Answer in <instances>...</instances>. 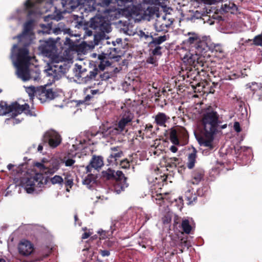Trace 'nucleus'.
Here are the masks:
<instances>
[{"label":"nucleus","mask_w":262,"mask_h":262,"mask_svg":"<svg viewBox=\"0 0 262 262\" xmlns=\"http://www.w3.org/2000/svg\"><path fill=\"white\" fill-rule=\"evenodd\" d=\"M202 123L204 130L203 136L198 138L199 144L202 146L212 149L213 148L214 135L218 132L227 127V124L222 125L218 113L211 107L208 108L203 113Z\"/></svg>","instance_id":"nucleus-1"},{"label":"nucleus","mask_w":262,"mask_h":262,"mask_svg":"<svg viewBox=\"0 0 262 262\" xmlns=\"http://www.w3.org/2000/svg\"><path fill=\"white\" fill-rule=\"evenodd\" d=\"M10 58L17 69L16 73L18 77L23 81H37L39 79V73L29 71L31 57L26 46L17 49V45H14L11 50Z\"/></svg>","instance_id":"nucleus-2"},{"label":"nucleus","mask_w":262,"mask_h":262,"mask_svg":"<svg viewBox=\"0 0 262 262\" xmlns=\"http://www.w3.org/2000/svg\"><path fill=\"white\" fill-rule=\"evenodd\" d=\"M134 114L129 111H124L121 115V119L118 123L104 128L102 135L104 138H115L117 135L122 134L124 131L126 132V126L132 121Z\"/></svg>","instance_id":"nucleus-3"},{"label":"nucleus","mask_w":262,"mask_h":262,"mask_svg":"<svg viewBox=\"0 0 262 262\" xmlns=\"http://www.w3.org/2000/svg\"><path fill=\"white\" fill-rule=\"evenodd\" d=\"M48 66L49 68L46 70V72L53 82L63 77L69 69L66 58L63 57L50 60Z\"/></svg>","instance_id":"nucleus-4"},{"label":"nucleus","mask_w":262,"mask_h":262,"mask_svg":"<svg viewBox=\"0 0 262 262\" xmlns=\"http://www.w3.org/2000/svg\"><path fill=\"white\" fill-rule=\"evenodd\" d=\"M43 179L41 174L36 173L34 176L23 178L21 180V186L28 193L37 192L44 186Z\"/></svg>","instance_id":"nucleus-5"},{"label":"nucleus","mask_w":262,"mask_h":262,"mask_svg":"<svg viewBox=\"0 0 262 262\" xmlns=\"http://www.w3.org/2000/svg\"><path fill=\"white\" fill-rule=\"evenodd\" d=\"M206 52L199 53L197 50L189 49L187 51L184 47H182L179 51V54L183 62L188 66H195L199 62L201 56H204Z\"/></svg>","instance_id":"nucleus-6"},{"label":"nucleus","mask_w":262,"mask_h":262,"mask_svg":"<svg viewBox=\"0 0 262 262\" xmlns=\"http://www.w3.org/2000/svg\"><path fill=\"white\" fill-rule=\"evenodd\" d=\"M188 37L184 40L183 44L191 50H197L199 53L201 52H206L208 49V46L206 42L202 40L199 36L194 32H189L187 33Z\"/></svg>","instance_id":"nucleus-7"},{"label":"nucleus","mask_w":262,"mask_h":262,"mask_svg":"<svg viewBox=\"0 0 262 262\" xmlns=\"http://www.w3.org/2000/svg\"><path fill=\"white\" fill-rule=\"evenodd\" d=\"M40 41L41 43L39 47V50L44 56L49 58L50 60L62 57L57 54L56 42L54 39L50 38Z\"/></svg>","instance_id":"nucleus-8"},{"label":"nucleus","mask_w":262,"mask_h":262,"mask_svg":"<svg viewBox=\"0 0 262 262\" xmlns=\"http://www.w3.org/2000/svg\"><path fill=\"white\" fill-rule=\"evenodd\" d=\"M86 69L82 66L77 63L75 64L73 73L78 80L81 79V82L88 83L95 79L97 75L98 70L94 69L93 71H90L89 74H86Z\"/></svg>","instance_id":"nucleus-9"},{"label":"nucleus","mask_w":262,"mask_h":262,"mask_svg":"<svg viewBox=\"0 0 262 262\" xmlns=\"http://www.w3.org/2000/svg\"><path fill=\"white\" fill-rule=\"evenodd\" d=\"M43 140L48 143L50 147L54 148L57 147L61 142V136L54 130L47 131L43 135Z\"/></svg>","instance_id":"nucleus-10"},{"label":"nucleus","mask_w":262,"mask_h":262,"mask_svg":"<svg viewBox=\"0 0 262 262\" xmlns=\"http://www.w3.org/2000/svg\"><path fill=\"white\" fill-rule=\"evenodd\" d=\"M10 113H12V116H16L19 114H20L24 111L27 115L31 116L33 115L31 112V111L29 110V105L27 103H25L23 105H20L17 102H14L10 105Z\"/></svg>","instance_id":"nucleus-11"},{"label":"nucleus","mask_w":262,"mask_h":262,"mask_svg":"<svg viewBox=\"0 0 262 262\" xmlns=\"http://www.w3.org/2000/svg\"><path fill=\"white\" fill-rule=\"evenodd\" d=\"M38 99L41 103L47 101L51 100L57 96V93L53 91L52 89H46L45 88H41L39 89Z\"/></svg>","instance_id":"nucleus-12"},{"label":"nucleus","mask_w":262,"mask_h":262,"mask_svg":"<svg viewBox=\"0 0 262 262\" xmlns=\"http://www.w3.org/2000/svg\"><path fill=\"white\" fill-rule=\"evenodd\" d=\"M111 154L108 157L107 161L110 164H117V161L123 156L122 148L119 146H115L111 148Z\"/></svg>","instance_id":"nucleus-13"},{"label":"nucleus","mask_w":262,"mask_h":262,"mask_svg":"<svg viewBox=\"0 0 262 262\" xmlns=\"http://www.w3.org/2000/svg\"><path fill=\"white\" fill-rule=\"evenodd\" d=\"M112 0H102L99 3V4L102 8V11L103 12L104 15V17H110L111 18L113 16L116 17V15L118 13V9L116 8L113 9H106L105 7L108 6Z\"/></svg>","instance_id":"nucleus-14"},{"label":"nucleus","mask_w":262,"mask_h":262,"mask_svg":"<svg viewBox=\"0 0 262 262\" xmlns=\"http://www.w3.org/2000/svg\"><path fill=\"white\" fill-rule=\"evenodd\" d=\"M34 249L33 245L30 242L27 240H24L18 245V251L20 254L24 256L30 255Z\"/></svg>","instance_id":"nucleus-15"},{"label":"nucleus","mask_w":262,"mask_h":262,"mask_svg":"<svg viewBox=\"0 0 262 262\" xmlns=\"http://www.w3.org/2000/svg\"><path fill=\"white\" fill-rule=\"evenodd\" d=\"M180 134L179 129H171L169 133V139L170 142L173 144L169 148V150L173 153H176L178 151V148L175 145H179L180 142L178 136Z\"/></svg>","instance_id":"nucleus-16"},{"label":"nucleus","mask_w":262,"mask_h":262,"mask_svg":"<svg viewBox=\"0 0 262 262\" xmlns=\"http://www.w3.org/2000/svg\"><path fill=\"white\" fill-rule=\"evenodd\" d=\"M103 165V160L102 157L101 156H94L90 161V164L86 167V171L90 172L93 168L96 170L99 169Z\"/></svg>","instance_id":"nucleus-17"},{"label":"nucleus","mask_w":262,"mask_h":262,"mask_svg":"<svg viewBox=\"0 0 262 262\" xmlns=\"http://www.w3.org/2000/svg\"><path fill=\"white\" fill-rule=\"evenodd\" d=\"M115 179H116L117 181H120V183L122 181L124 183L121 185V190H116V192L117 193H119L121 190H123V189L127 187L128 185L126 183V178L125 177L123 173L120 170H118L115 172Z\"/></svg>","instance_id":"nucleus-18"},{"label":"nucleus","mask_w":262,"mask_h":262,"mask_svg":"<svg viewBox=\"0 0 262 262\" xmlns=\"http://www.w3.org/2000/svg\"><path fill=\"white\" fill-rule=\"evenodd\" d=\"M169 119V117L164 113H158L155 117V122L160 126H165V123Z\"/></svg>","instance_id":"nucleus-19"},{"label":"nucleus","mask_w":262,"mask_h":262,"mask_svg":"<svg viewBox=\"0 0 262 262\" xmlns=\"http://www.w3.org/2000/svg\"><path fill=\"white\" fill-rule=\"evenodd\" d=\"M32 23L31 21L25 23L23 33L16 36L13 37V39H15L16 38H18L19 42L23 41V39L26 37L27 34L31 30L32 28Z\"/></svg>","instance_id":"nucleus-20"},{"label":"nucleus","mask_w":262,"mask_h":262,"mask_svg":"<svg viewBox=\"0 0 262 262\" xmlns=\"http://www.w3.org/2000/svg\"><path fill=\"white\" fill-rule=\"evenodd\" d=\"M203 172L201 170H196L192 173V179L189 183L193 185H198L203 178Z\"/></svg>","instance_id":"nucleus-21"},{"label":"nucleus","mask_w":262,"mask_h":262,"mask_svg":"<svg viewBox=\"0 0 262 262\" xmlns=\"http://www.w3.org/2000/svg\"><path fill=\"white\" fill-rule=\"evenodd\" d=\"M53 32L56 34L63 32V34H67L70 36H77V35L72 33V31L70 29L64 28V25L62 23H59L58 27L54 29Z\"/></svg>","instance_id":"nucleus-22"},{"label":"nucleus","mask_w":262,"mask_h":262,"mask_svg":"<svg viewBox=\"0 0 262 262\" xmlns=\"http://www.w3.org/2000/svg\"><path fill=\"white\" fill-rule=\"evenodd\" d=\"M172 23L173 21L170 19H169V22L167 24H164L161 19L157 20L154 25L155 30L157 32L164 31L165 29L169 27Z\"/></svg>","instance_id":"nucleus-23"},{"label":"nucleus","mask_w":262,"mask_h":262,"mask_svg":"<svg viewBox=\"0 0 262 262\" xmlns=\"http://www.w3.org/2000/svg\"><path fill=\"white\" fill-rule=\"evenodd\" d=\"M196 158V150L193 148L192 151L189 154L188 156V162L187 163V167L189 169H192L194 167Z\"/></svg>","instance_id":"nucleus-24"},{"label":"nucleus","mask_w":262,"mask_h":262,"mask_svg":"<svg viewBox=\"0 0 262 262\" xmlns=\"http://www.w3.org/2000/svg\"><path fill=\"white\" fill-rule=\"evenodd\" d=\"M110 228V230H104L101 229L97 231L98 234H99L100 236V238L105 239L106 238H109L112 235L114 231L116 230L115 225L111 226Z\"/></svg>","instance_id":"nucleus-25"},{"label":"nucleus","mask_w":262,"mask_h":262,"mask_svg":"<svg viewBox=\"0 0 262 262\" xmlns=\"http://www.w3.org/2000/svg\"><path fill=\"white\" fill-rule=\"evenodd\" d=\"M181 227L184 232L186 234H189L192 229V226L191 225L188 219H183L181 223Z\"/></svg>","instance_id":"nucleus-26"},{"label":"nucleus","mask_w":262,"mask_h":262,"mask_svg":"<svg viewBox=\"0 0 262 262\" xmlns=\"http://www.w3.org/2000/svg\"><path fill=\"white\" fill-rule=\"evenodd\" d=\"M150 37L152 38V40L150 42V45L159 46L167 39V37L165 35L156 38H154L152 36Z\"/></svg>","instance_id":"nucleus-27"},{"label":"nucleus","mask_w":262,"mask_h":262,"mask_svg":"<svg viewBox=\"0 0 262 262\" xmlns=\"http://www.w3.org/2000/svg\"><path fill=\"white\" fill-rule=\"evenodd\" d=\"M95 182L94 176L93 174H88L83 180L82 183L89 188H91L92 185Z\"/></svg>","instance_id":"nucleus-28"},{"label":"nucleus","mask_w":262,"mask_h":262,"mask_svg":"<svg viewBox=\"0 0 262 262\" xmlns=\"http://www.w3.org/2000/svg\"><path fill=\"white\" fill-rule=\"evenodd\" d=\"M11 112L10 105H8L5 102H0V116L5 115Z\"/></svg>","instance_id":"nucleus-29"},{"label":"nucleus","mask_w":262,"mask_h":262,"mask_svg":"<svg viewBox=\"0 0 262 262\" xmlns=\"http://www.w3.org/2000/svg\"><path fill=\"white\" fill-rule=\"evenodd\" d=\"M39 91V89L36 90L34 86H29L26 88V91L28 94L30 99H33L35 95L38 98L39 93H40Z\"/></svg>","instance_id":"nucleus-30"},{"label":"nucleus","mask_w":262,"mask_h":262,"mask_svg":"<svg viewBox=\"0 0 262 262\" xmlns=\"http://www.w3.org/2000/svg\"><path fill=\"white\" fill-rule=\"evenodd\" d=\"M63 176V183H64L66 186L69 187V188H72L73 185V179L72 177L68 173L64 174Z\"/></svg>","instance_id":"nucleus-31"},{"label":"nucleus","mask_w":262,"mask_h":262,"mask_svg":"<svg viewBox=\"0 0 262 262\" xmlns=\"http://www.w3.org/2000/svg\"><path fill=\"white\" fill-rule=\"evenodd\" d=\"M115 171L110 168L102 172V176L107 180L113 179L115 177Z\"/></svg>","instance_id":"nucleus-32"},{"label":"nucleus","mask_w":262,"mask_h":262,"mask_svg":"<svg viewBox=\"0 0 262 262\" xmlns=\"http://www.w3.org/2000/svg\"><path fill=\"white\" fill-rule=\"evenodd\" d=\"M61 1L63 7L69 6V7L74 9L78 6V3L73 0H61Z\"/></svg>","instance_id":"nucleus-33"},{"label":"nucleus","mask_w":262,"mask_h":262,"mask_svg":"<svg viewBox=\"0 0 262 262\" xmlns=\"http://www.w3.org/2000/svg\"><path fill=\"white\" fill-rule=\"evenodd\" d=\"M152 200L153 201L156 202L157 204L162 206V204H164L167 199L161 194H157L156 196H153Z\"/></svg>","instance_id":"nucleus-34"},{"label":"nucleus","mask_w":262,"mask_h":262,"mask_svg":"<svg viewBox=\"0 0 262 262\" xmlns=\"http://www.w3.org/2000/svg\"><path fill=\"white\" fill-rule=\"evenodd\" d=\"M51 182L53 184L62 185L63 183V178L59 176L55 175L51 179Z\"/></svg>","instance_id":"nucleus-35"},{"label":"nucleus","mask_w":262,"mask_h":262,"mask_svg":"<svg viewBox=\"0 0 262 262\" xmlns=\"http://www.w3.org/2000/svg\"><path fill=\"white\" fill-rule=\"evenodd\" d=\"M62 17V14L61 13H59L57 14L56 15H49L47 16H45L44 17L45 21H48V19L49 18H51V19H54L57 21H58L61 19Z\"/></svg>","instance_id":"nucleus-36"},{"label":"nucleus","mask_w":262,"mask_h":262,"mask_svg":"<svg viewBox=\"0 0 262 262\" xmlns=\"http://www.w3.org/2000/svg\"><path fill=\"white\" fill-rule=\"evenodd\" d=\"M138 244L143 248H150L151 242L150 239H143L141 242H139Z\"/></svg>","instance_id":"nucleus-37"},{"label":"nucleus","mask_w":262,"mask_h":262,"mask_svg":"<svg viewBox=\"0 0 262 262\" xmlns=\"http://www.w3.org/2000/svg\"><path fill=\"white\" fill-rule=\"evenodd\" d=\"M246 87L250 89L251 91L255 92L259 89V86L258 83L252 82L246 84Z\"/></svg>","instance_id":"nucleus-38"},{"label":"nucleus","mask_w":262,"mask_h":262,"mask_svg":"<svg viewBox=\"0 0 262 262\" xmlns=\"http://www.w3.org/2000/svg\"><path fill=\"white\" fill-rule=\"evenodd\" d=\"M108 239L107 240H106L104 243V245L107 247H115L117 245V243L115 239L113 238H110V237L108 238Z\"/></svg>","instance_id":"nucleus-39"},{"label":"nucleus","mask_w":262,"mask_h":262,"mask_svg":"<svg viewBox=\"0 0 262 262\" xmlns=\"http://www.w3.org/2000/svg\"><path fill=\"white\" fill-rule=\"evenodd\" d=\"M155 49L152 50L151 53L154 56H161L162 55L161 47L159 46H154Z\"/></svg>","instance_id":"nucleus-40"},{"label":"nucleus","mask_w":262,"mask_h":262,"mask_svg":"<svg viewBox=\"0 0 262 262\" xmlns=\"http://www.w3.org/2000/svg\"><path fill=\"white\" fill-rule=\"evenodd\" d=\"M75 162V161L72 159H67L66 158L63 160V163L66 166H72Z\"/></svg>","instance_id":"nucleus-41"},{"label":"nucleus","mask_w":262,"mask_h":262,"mask_svg":"<svg viewBox=\"0 0 262 262\" xmlns=\"http://www.w3.org/2000/svg\"><path fill=\"white\" fill-rule=\"evenodd\" d=\"M41 27L43 29L42 32L43 33L49 34L51 30V25L49 23L47 26L46 25H42Z\"/></svg>","instance_id":"nucleus-42"},{"label":"nucleus","mask_w":262,"mask_h":262,"mask_svg":"<svg viewBox=\"0 0 262 262\" xmlns=\"http://www.w3.org/2000/svg\"><path fill=\"white\" fill-rule=\"evenodd\" d=\"M53 0H48L46 2V11L48 12V11H50L51 9L53 7Z\"/></svg>","instance_id":"nucleus-43"},{"label":"nucleus","mask_w":262,"mask_h":262,"mask_svg":"<svg viewBox=\"0 0 262 262\" xmlns=\"http://www.w3.org/2000/svg\"><path fill=\"white\" fill-rule=\"evenodd\" d=\"M25 9H29L33 7V4L30 1V0H27L24 4Z\"/></svg>","instance_id":"nucleus-44"},{"label":"nucleus","mask_w":262,"mask_h":262,"mask_svg":"<svg viewBox=\"0 0 262 262\" xmlns=\"http://www.w3.org/2000/svg\"><path fill=\"white\" fill-rule=\"evenodd\" d=\"M233 127L234 130L237 133H239L241 131L240 124L238 122H234Z\"/></svg>","instance_id":"nucleus-45"},{"label":"nucleus","mask_w":262,"mask_h":262,"mask_svg":"<svg viewBox=\"0 0 262 262\" xmlns=\"http://www.w3.org/2000/svg\"><path fill=\"white\" fill-rule=\"evenodd\" d=\"M139 36L141 38H144L145 39H147L148 37H149V35L148 34H146L144 32H143L142 30L139 31Z\"/></svg>","instance_id":"nucleus-46"},{"label":"nucleus","mask_w":262,"mask_h":262,"mask_svg":"<svg viewBox=\"0 0 262 262\" xmlns=\"http://www.w3.org/2000/svg\"><path fill=\"white\" fill-rule=\"evenodd\" d=\"M102 80H106L110 78L108 73H104L102 75H100Z\"/></svg>","instance_id":"nucleus-47"},{"label":"nucleus","mask_w":262,"mask_h":262,"mask_svg":"<svg viewBox=\"0 0 262 262\" xmlns=\"http://www.w3.org/2000/svg\"><path fill=\"white\" fill-rule=\"evenodd\" d=\"M118 5L122 6L125 4L129 2H132L133 0H116Z\"/></svg>","instance_id":"nucleus-48"},{"label":"nucleus","mask_w":262,"mask_h":262,"mask_svg":"<svg viewBox=\"0 0 262 262\" xmlns=\"http://www.w3.org/2000/svg\"><path fill=\"white\" fill-rule=\"evenodd\" d=\"M100 253L103 257L108 256L110 255V252L108 250H100Z\"/></svg>","instance_id":"nucleus-49"},{"label":"nucleus","mask_w":262,"mask_h":262,"mask_svg":"<svg viewBox=\"0 0 262 262\" xmlns=\"http://www.w3.org/2000/svg\"><path fill=\"white\" fill-rule=\"evenodd\" d=\"M110 52L108 55L110 58H115L116 56L114 55H112V53H113V52H116V51L117 50V48H110Z\"/></svg>","instance_id":"nucleus-50"},{"label":"nucleus","mask_w":262,"mask_h":262,"mask_svg":"<svg viewBox=\"0 0 262 262\" xmlns=\"http://www.w3.org/2000/svg\"><path fill=\"white\" fill-rule=\"evenodd\" d=\"M64 43L66 45H69L70 46H72L73 45V41H72L70 38L69 37H66V40L64 42Z\"/></svg>","instance_id":"nucleus-51"},{"label":"nucleus","mask_w":262,"mask_h":262,"mask_svg":"<svg viewBox=\"0 0 262 262\" xmlns=\"http://www.w3.org/2000/svg\"><path fill=\"white\" fill-rule=\"evenodd\" d=\"M220 0H204L205 3L209 5L214 4Z\"/></svg>","instance_id":"nucleus-52"},{"label":"nucleus","mask_w":262,"mask_h":262,"mask_svg":"<svg viewBox=\"0 0 262 262\" xmlns=\"http://www.w3.org/2000/svg\"><path fill=\"white\" fill-rule=\"evenodd\" d=\"M36 166L38 168H40V169H42V170H43V169H44L45 168V166L43 165V164H41V163H37L36 164Z\"/></svg>","instance_id":"nucleus-53"},{"label":"nucleus","mask_w":262,"mask_h":262,"mask_svg":"<svg viewBox=\"0 0 262 262\" xmlns=\"http://www.w3.org/2000/svg\"><path fill=\"white\" fill-rule=\"evenodd\" d=\"M90 235L91 234L89 233L84 232L82 235V238L86 239L90 236Z\"/></svg>","instance_id":"nucleus-54"},{"label":"nucleus","mask_w":262,"mask_h":262,"mask_svg":"<svg viewBox=\"0 0 262 262\" xmlns=\"http://www.w3.org/2000/svg\"><path fill=\"white\" fill-rule=\"evenodd\" d=\"M43 149V146L40 144L38 146L37 150L38 152H41Z\"/></svg>","instance_id":"nucleus-55"},{"label":"nucleus","mask_w":262,"mask_h":262,"mask_svg":"<svg viewBox=\"0 0 262 262\" xmlns=\"http://www.w3.org/2000/svg\"><path fill=\"white\" fill-rule=\"evenodd\" d=\"M166 15H165V16H162V17L161 18V19L163 21V23L164 24H167L169 22V20L167 22L166 21Z\"/></svg>","instance_id":"nucleus-56"},{"label":"nucleus","mask_w":262,"mask_h":262,"mask_svg":"<svg viewBox=\"0 0 262 262\" xmlns=\"http://www.w3.org/2000/svg\"><path fill=\"white\" fill-rule=\"evenodd\" d=\"M116 42L118 44H121L122 42V39L121 38H117L116 40Z\"/></svg>","instance_id":"nucleus-57"},{"label":"nucleus","mask_w":262,"mask_h":262,"mask_svg":"<svg viewBox=\"0 0 262 262\" xmlns=\"http://www.w3.org/2000/svg\"><path fill=\"white\" fill-rule=\"evenodd\" d=\"M14 167V165L12 164H9L8 165H7V168L8 169V170H10L12 167Z\"/></svg>","instance_id":"nucleus-58"},{"label":"nucleus","mask_w":262,"mask_h":262,"mask_svg":"<svg viewBox=\"0 0 262 262\" xmlns=\"http://www.w3.org/2000/svg\"><path fill=\"white\" fill-rule=\"evenodd\" d=\"M124 162H126V165L122 166V167H124V168H128L129 167V163L128 161H124L122 162V163H123Z\"/></svg>","instance_id":"nucleus-59"},{"label":"nucleus","mask_w":262,"mask_h":262,"mask_svg":"<svg viewBox=\"0 0 262 262\" xmlns=\"http://www.w3.org/2000/svg\"><path fill=\"white\" fill-rule=\"evenodd\" d=\"M92 96H91L90 95H88L85 97V100L89 101L92 98Z\"/></svg>","instance_id":"nucleus-60"},{"label":"nucleus","mask_w":262,"mask_h":262,"mask_svg":"<svg viewBox=\"0 0 262 262\" xmlns=\"http://www.w3.org/2000/svg\"><path fill=\"white\" fill-rule=\"evenodd\" d=\"M98 92V90H91V93L93 95L97 94Z\"/></svg>","instance_id":"nucleus-61"},{"label":"nucleus","mask_w":262,"mask_h":262,"mask_svg":"<svg viewBox=\"0 0 262 262\" xmlns=\"http://www.w3.org/2000/svg\"><path fill=\"white\" fill-rule=\"evenodd\" d=\"M152 60H153V58H150V59H149V60H148V62H149V63H153Z\"/></svg>","instance_id":"nucleus-62"},{"label":"nucleus","mask_w":262,"mask_h":262,"mask_svg":"<svg viewBox=\"0 0 262 262\" xmlns=\"http://www.w3.org/2000/svg\"><path fill=\"white\" fill-rule=\"evenodd\" d=\"M0 262H6V260L3 258H0Z\"/></svg>","instance_id":"nucleus-63"},{"label":"nucleus","mask_w":262,"mask_h":262,"mask_svg":"<svg viewBox=\"0 0 262 262\" xmlns=\"http://www.w3.org/2000/svg\"><path fill=\"white\" fill-rule=\"evenodd\" d=\"M77 218H78V217H77V215H74V219H75V221H77Z\"/></svg>","instance_id":"nucleus-64"}]
</instances>
